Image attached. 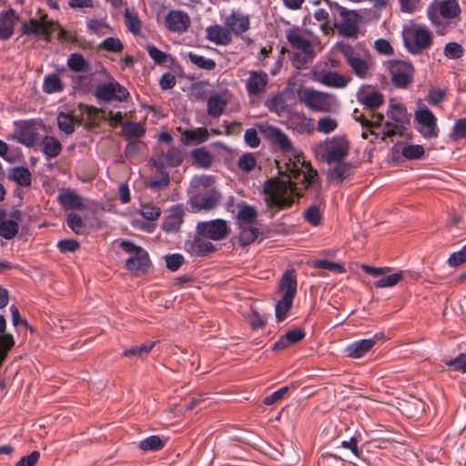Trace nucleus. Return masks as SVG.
<instances>
[{"label":"nucleus","mask_w":466,"mask_h":466,"mask_svg":"<svg viewBox=\"0 0 466 466\" xmlns=\"http://www.w3.org/2000/svg\"><path fill=\"white\" fill-rule=\"evenodd\" d=\"M190 17L188 15L180 10H171L165 17L166 27L175 33H184L190 26Z\"/></svg>","instance_id":"obj_17"},{"label":"nucleus","mask_w":466,"mask_h":466,"mask_svg":"<svg viewBox=\"0 0 466 466\" xmlns=\"http://www.w3.org/2000/svg\"><path fill=\"white\" fill-rule=\"evenodd\" d=\"M289 127L298 134L311 135L314 132V121L305 114H294L289 118Z\"/></svg>","instance_id":"obj_24"},{"label":"nucleus","mask_w":466,"mask_h":466,"mask_svg":"<svg viewBox=\"0 0 466 466\" xmlns=\"http://www.w3.org/2000/svg\"><path fill=\"white\" fill-rule=\"evenodd\" d=\"M228 105V102L220 95H213L207 101V112L212 117L220 116Z\"/></svg>","instance_id":"obj_35"},{"label":"nucleus","mask_w":466,"mask_h":466,"mask_svg":"<svg viewBox=\"0 0 466 466\" xmlns=\"http://www.w3.org/2000/svg\"><path fill=\"white\" fill-rule=\"evenodd\" d=\"M197 233L215 241L225 239L229 234L228 224L223 219L199 222L197 225Z\"/></svg>","instance_id":"obj_10"},{"label":"nucleus","mask_w":466,"mask_h":466,"mask_svg":"<svg viewBox=\"0 0 466 466\" xmlns=\"http://www.w3.org/2000/svg\"><path fill=\"white\" fill-rule=\"evenodd\" d=\"M338 121L330 116H323L318 120L317 131L322 134H330L338 128Z\"/></svg>","instance_id":"obj_51"},{"label":"nucleus","mask_w":466,"mask_h":466,"mask_svg":"<svg viewBox=\"0 0 466 466\" xmlns=\"http://www.w3.org/2000/svg\"><path fill=\"white\" fill-rule=\"evenodd\" d=\"M294 299L282 297L276 304V319L279 322L284 320L287 317L288 312L290 310L293 305Z\"/></svg>","instance_id":"obj_50"},{"label":"nucleus","mask_w":466,"mask_h":466,"mask_svg":"<svg viewBox=\"0 0 466 466\" xmlns=\"http://www.w3.org/2000/svg\"><path fill=\"white\" fill-rule=\"evenodd\" d=\"M444 55L450 59H458L463 55L462 46L455 42L448 43L444 47Z\"/></svg>","instance_id":"obj_64"},{"label":"nucleus","mask_w":466,"mask_h":466,"mask_svg":"<svg viewBox=\"0 0 466 466\" xmlns=\"http://www.w3.org/2000/svg\"><path fill=\"white\" fill-rule=\"evenodd\" d=\"M304 218L312 226H319L322 220V213L319 206L312 205L304 212Z\"/></svg>","instance_id":"obj_54"},{"label":"nucleus","mask_w":466,"mask_h":466,"mask_svg":"<svg viewBox=\"0 0 466 466\" xmlns=\"http://www.w3.org/2000/svg\"><path fill=\"white\" fill-rule=\"evenodd\" d=\"M79 124L86 123L87 126H96L100 121V109L93 106L79 104L77 106Z\"/></svg>","instance_id":"obj_30"},{"label":"nucleus","mask_w":466,"mask_h":466,"mask_svg":"<svg viewBox=\"0 0 466 466\" xmlns=\"http://www.w3.org/2000/svg\"><path fill=\"white\" fill-rule=\"evenodd\" d=\"M185 249L196 257H207L216 251L215 246L208 238L197 232L192 239L185 242Z\"/></svg>","instance_id":"obj_15"},{"label":"nucleus","mask_w":466,"mask_h":466,"mask_svg":"<svg viewBox=\"0 0 466 466\" xmlns=\"http://www.w3.org/2000/svg\"><path fill=\"white\" fill-rule=\"evenodd\" d=\"M268 136L283 152L291 153L292 157L283 165L280 161H277L279 173L287 179L276 178L266 182L265 193L268 205L279 209L289 208L294 203L295 197L302 196L300 190L308 188L314 189L316 198H319L321 186L317 181V170L305 160L302 154L294 150L289 137L279 128L269 127Z\"/></svg>","instance_id":"obj_1"},{"label":"nucleus","mask_w":466,"mask_h":466,"mask_svg":"<svg viewBox=\"0 0 466 466\" xmlns=\"http://www.w3.org/2000/svg\"><path fill=\"white\" fill-rule=\"evenodd\" d=\"M122 134L127 139H137L145 136L146 129L140 123L126 121L122 124Z\"/></svg>","instance_id":"obj_38"},{"label":"nucleus","mask_w":466,"mask_h":466,"mask_svg":"<svg viewBox=\"0 0 466 466\" xmlns=\"http://www.w3.org/2000/svg\"><path fill=\"white\" fill-rule=\"evenodd\" d=\"M403 279V273L398 272L391 275L384 276L374 283L375 288L382 289L393 287Z\"/></svg>","instance_id":"obj_56"},{"label":"nucleus","mask_w":466,"mask_h":466,"mask_svg":"<svg viewBox=\"0 0 466 466\" xmlns=\"http://www.w3.org/2000/svg\"><path fill=\"white\" fill-rule=\"evenodd\" d=\"M315 80L331 88H344L351 81V77L335 71H320L315 73Z\"/></svg>","instance_id":"obj_18"},{"label":"nucleus","mask_w":466,"mask_h":466,"mask_svg":"<svg viewBox=\"0 0 466 466\" xmlns=\"http://www.w3.org/2000/svg\"><path fill=\"white\" fill-rule=\"evenodd\" d=\"M257 165V160L252 153H246L242 155L238 161L239 169L245 172L252 171Z\"/></svg>","instance_id":"obj_61"},{"label":"nucleus","mask_w":466,"mask_h":466,"mask_svg":"<svg viewBox=\"0 0 466 466\" xmlns=\"http://www.w3.org/2000/svg\"><path fill=\"white\" fill-rule=\"evenodd\" d=\"M150 258L146 249L138 250L135 256H131L126 260L125 267L129 271L145 273L150 267Z\"/></svg>","instance_id":"obj_27"},{"label":"nucleus","mask_w":466,"mask_h":466,"mask_svg":"<svg viewBox=\"0 0 466 466\" xmlns=\"http://www.w3.org/2000/svg\"><path fill=\"white\" fill-rule=\"evenodd\" d=\"M95 96L97 100L102 102H110L113 100L125 101L129 96V93L118 82L112 80L98 85L96 88Z\"/></svg>","instance_id":"obj_8"},{"label":"nucleus","mask_w":466,"mask_h":466,"mask_svg":"<svg viewBox=\"0 0 466 466\" xmlns=\"http://www.w3.org/2000/svg\"><path fill=\"white\" fill-rule=\"evenodd\" d=\"M19 20L15 10L10 8L0 15V39L7 40L14 33V25Z\"/></svg>","instance_id":"obj_25"},{"label":"nucleus","mask_w":466,"mask_h":466,"mask_svg":"<svg viewBox=\"0 0 466 466\" xmlns=\"http://www.w3.org/2000/svg\"><path fill=\"white\" fill-rule=\"evenodd\" d=\"M313 267L315 268L326 269L329 271H336V272H339V273H342L345 271L344 266L342 264L333 262V261H329L326 259L316 260L313 264Z\"/></svg>","instance_id":"obj_62"},{"label":"nucleus","mask_w":466,"mask_h":466,"mask_svg":"<svg viewBox=\"0 0 466 466\" xmlns=\"http://www.w3.org/2000/svg\"><path fill=\"white\" fill-rule=\"evenodd\" d=\"M279 291L282 297L294 299L297 294V276L293 269L287 270L279 280Z\"/></svg>","instance_id":"obj_28"},{"label":"nucleus","mask_w":466,"mask_h":466,"mask_svg":"<svg viewBox=\"0 0 466 466\" xmlns=\"http://www.w3.org/2000/svg\"><path fill=\"white\" fill-rule=\"evenodd\" d=\"M57 198L61 206L66 209L81 210L84 208L82 198L70 189L61 192Z\"/></svg>","instance_id":"obj_32"},{"label":"nucleus","mask_w":466,"mask_h":466,"mask_svg":"<svg viewBox=\"0 0 466 466\" xmlns=\"http://www.w3.org/2000/svg\"><path fill=\"white\" fill-rule=\"evenodd\" d=\"M98 47L113 53H120L124 49V46L120 39L116 37L106 38L100 43Z\"/></svg>","instance_id":"obj_58"},{"label":"nucleus","mask_w":466,"mask_h":466,"mask_svg":"<svg viewBox=\"0 0 466 466\" xmlns=\"http://www.w3.org/2000/svg\"><path fill=\"white\" fill-rule=\"evenodd\" d=\"M194 163L203 168H208L212 164V155L204 147H198L191 152Z\"/></svg>","instance_id":"obj_44"},{"label":"nucleus","mask_w":466,"mask_h":466,"mask_svg":"<svg viewBox=\"0 0 466 466\" xmlns=\"http://www.w3.org/2000/svg\"><path fill=\"white\" fill-rule=\"evenodd\" d=\"M258 234L259 231L257 228L250 226H241L238 241L241 246H248L257 239Z\"/></svg>","instance_id":"obj_48"},{"label":"nucleus","mask_w":466,"mask_h":466,"mask_svg":"<svg viewBox=\"0 0 466 466\" xmlns=\"http://www.w3.org/2000/svg\"><path fill=\"white\" fill-rule=\"evenodd\" d=\"M43 90L47 94L62 92L64 85L56 74L47 75L44 79Z\"/></svg>","instance_id":"obj_46"},{"label":"nucleus","mask_w":466,"mask_h":466,"mask_svg":"<svg viewBox=\"0 0 466 466\" xmlns=\"http://www.w3.org/2000/svg\"><path fill=\"white\" fill-rule=\"evenodd\" d=\"M429 9H434L443 19H453L460 15L461 7L457 0H441L432 4Z\"/></svg>","instance_id":"obj_22"},{"label":"nucleus","mask_w":466,"mask_h":466,"mask_svg":"<svg viewBox=\"0 0 466 466\" xmlns=\"http://www.w3.org/2000/svg\"><path fill=\"white\" fill-rule=\"evenodd\" d=\"M181 137L182 142L185 145H198L206 142L209 137V133L206 127H197L193 129L184 130L181 133Z\"/></svg>","instance_id":"obj_31"},{"label":"nucleus","mask_w":466,"mask_h":466,"mask_svg":"<svg viewBox=\"0 0 466 466\" xmlns=\"http://www.w3.org/2000/svg\"><path fill=\"white\" fill-rule=\"evenodd\" d=\"M257 217H258V212L255 209V208L248 206V205L243 206L239 209L238 216H237L238 219L241 223H245V224L254 223L257 219Z\"/></svg>","instance_id":"obj_53"},{"label":"nucleus","mask_w":466,"mask_h":466,"mask_svg":"<svg viewBox=\"0 0 466 466\" xmlns=\"http://www.w3.org/2000/svg\"><path fill=\"white\" fill-rule=\"evenodd\" d=\"M66 224L68 228L77 235L82 234L86 227L82 218L76 213H70L67 215Z\"/></svg>","instance_id":"obj_55"},{"label":"nucleus","mask_w":466,"mask_h":466,"mask_svg":"<svg viewBox=\"0 0 466 466\" xmlns=\"http://www.w3.org/2000/svg\"><path fill=\"white\" fill-rule=\"evenodd\" d=\"M412 43L408 45V49L412 54H420L432 45L431 31L425 26H415L412 31Z\"/></svg>","instance_id":"obj_16"},{"label":"nucleus","mask_w":466,"mask_h":466,"mask_svg":"<svg viewBox=\"0 0 466 466\" xmlns=\"http://www.w3.org/2000/svg\"><path fill=\"white\" fill-rule=\"evenodd\" d=\"M360 102L371 111L378 109L384 102V97L379 91H371L362 95Z\"/></svg>","instance_id":"obj_43"},{"label":"nucleus","mask_w":466,"mask_h":466,"mask_svg":"<svg viewBox=\"0 0 466 466\" xmlns=\"http://www.w3.org/2000/svg\"><path fill=\"white\" fill-rule=\"evenodd\" d=\"M427 15L429 19L435 25L438 35H443L454 26L452 22L445 21L446 19L441 18L438 14H436L434 9H428Z\"/></svg>","instance_id":"obj_40"},{"label":"nucleus","mask_w":466,"mask_h":466,"mask_svg":"<svg viewBox=\"0 0 466 466\" xmlns=\"http://www.w3.org/2000/svg\"><path fill=\"white\" fill-rule=\"evenodd\" d=\"M187 56L189 61L199 69L212 71L216 68L217 64L211 58H207L194 52H188Z\"/></svg>","instance_id":"obj_42"},{"label":"nucleus","mask_w":466,"mask_h":466,"mask_svg":"<svg viewBox=\"0 0 466 466\" xmlns=\"http://www.w3.org/2000/svg\"><path fill=\"white\" fill-rule=\"evenodd\" d=\"M206 37L218 46H228L232 36L228 27L220 25H210L206 29Z\"/></svg>","instance_id":"obj_26"},{"label":"nucleus","mask_w":466,"mask_h":466,"mask_svg":"<svg viewBox=\"0 0 466 466\" xmlns=\"http://www.w3.org/2000/svg\"><path fill=\"white\" fill-rule=\"evenodd\" d=\"M79 124L78 115L72 116L68 113L61 112L57 116V126L60 130L67 135L74 133L75 125Z\"/></svg>","instance_id":"obj_37"},{"label":"nucleus","mask_w":466,"mask_h":466,"mask_svg":"<svg viewBox=\"0 0 466 466\" xmlns=\"http://www.w3.org/2000/svg\"><path fill=\"white\" fill-rule=\"evenodd\" d=\"M9 177L21 187H29L32 183V175L25 167H14Z\"/></svg>","instance_id":"obj_41"},{"label":"nucleus","mask_w":466,"mask_h":466,"mask_svg":"<svg viewBox=\"0 0 466 466\" xmlns=\"http://www.w3.org/2000/svg\"><path fill=\"white\" fill-rule=\"evenodd\" d=\"M387 67L390 73L392 83L395 86L404 88L412 81L413 67L410 64L392 60L389 61Z\"/></svg>","instance_id":"obj_9"},{"label":"nucleus","mask_w":466,"mask_h":466,"mask_svg":"<svg viewBox=\"0 0 466 466\" xmlns=\"http://www.w3.org/2000/svg\"><path fill=\"white\" fill-rule=\"evenodd\" d=\"M21 220V210H13L7 218L6 211L5 209H0V236L5 239L14 238L18 233L19 223Z\"/></svg>","instance_id":"obj_12"},{"label":"nucleus","mask_w":466,"mask_h":466,"mask_svg":"<svg viewBox=\"0 0 466 466\" xmlns=\"http://www.w3.org/2000/svg\"><path fill=\"white\" fill-rule=\"evenodd\" d=\"M325 1L329 5L332 15H335V13H337L340 18L338 22L335 20L333 25L337 28L339 35L346 38L356 39L359 35L360 24L361 22V16L358 12L349 10L336 2Z\"/></svg>","instance_id":"obj_3"},{"label":"nucleus","mask_w":466,"mask_h":466,"mask_svg":"<svg viewBox=\"0 0 466 466\" xmlns=\"http://www.w3.org/2000/svg\"><path fill=\"white\" fill-rule=\"evenodd\" d=\"M414 121L418 123L417 130L427 139L436 138L439 136L437 117L428 107L419 108L414 113Z\"/></svg>","instance_id":"obj_7"},{"label":"nucleus","mask_w":466,"mask_h":466,"mask_svg":"<svg viewBox=\"0 0 466 466\" xmlns=\"http://www.w3.org/2000/svg\"><path fill=\"white\" fill-rule=\"evenodd\" d=\"M451 138L453 141L466 140V116L455 121L451 132Z\"/></svg>","instance_id":"obj_52"},{"label":"nucleus","mask_w":466,"mask_h":466,"mask_svg":"<svg viewBox=\"0 0 466 466\" xmlns=\"http://www.w3.org/2000/svg\"><path fill=\"white\" fill-rule=\"evenodd\" d=\"M184 214V209L181 206L172 207L169 215L165 218L162 223V229L167 233L178 232L183 223Z\"/></svg>","instance_id":"obj_23"},{"label":"nucleus","mask_w":466,"mask_h":466,"mask_svg":"<svg viewBox=\"0 0 466 466\" xmlns=\"http://www.w3.org/2000/svg\"><path fill=\"white\" fill-rule=\"evenodd\" d=\"M317 152L322 154L329 164L341 162L348 156L349 144L339 142L329 146L328 141L321 142L318 145Z\"/></svg>","instance_id":"obj_13"},{"label":"nucleus","mask_w":466,"mask_h":466,"mask_svg":"<svg viewBox=\"0 0 466 466\" xmlns=\"http://www.w3.org/2000/svg\"><path fill=\"white\" fill-rule=\"evenodd\" d=\"M67 66L76 73H87L90 71V64L86 58L78 53H73L69 55L67 61Z\"/></svg>","instance_id":"obj_36"},{"label":"nucleus","mask_w":466,"mask_h":466,"mask_svg":"<svg viewBox=\"0 0 466 466\" xmlns=\"http://www.w3.org/2000/svg\"><path fill=\"white\" fill-rule=\"evenodd\" d=\"M360 439V434L354 435L348 441H342L341 447L350 450L355 457L360 458L362 453V449L358 445Z\"/></svg>","instance_id":"obj_60"},{"label":"nucleus","mask_w":466,"mask_h":466,"mask_svg":"<svg viewBox=\"0 0 466 466\" xmlns=\"http://www.w3.org/2000/svg\"><path fill=\"white\" fill-rule=\"evenodd\" d=\"M388 120L382 129V137H393L395 136L403 137L407 130V125L410 124V116L403 105L390 102L387 110Z\"/></svg>","instance_id":"obj_4"},{"label":"nucleus","mask_w":466,"mask_h":466,"mask_svg":"<svg viewBox=\"0 0 466 466\" xmlns=\"http://www.w3.org/2000/svg\"><path fill=\"white\" fill-rule=\"evenodd\" d=\"M43 152L47 158L56 157L62 150L61 143L54 137L46 136L42 140Z\"/></svg>","instance_id":"obj_39"},{"label":"nucleus","mask_w":466,"mask_h":466,"mask_svg":"<svg viewBox=\"0 0 466 466\" xmlns=\"http://www.w3.org/2000/svg\"><path fill=\"white\" fill-rule=\"evenodd\" d=\"M170 177L167 172L161 171L157 176L148 180L147 187L155 191L162 190L168 187Z\"/></svg>","instance_id":"obj_49"},{"label":"nucleus","mask_w":466,"mask_h":466,"mask_svg":"<svg viewBox=\"0 0 466 466\" xmlns=\"http://www.w3.org/2000/svg\"><path fill=\"white\" fill-rule=\"evenodd\" d=\"M385 335L383 332H378L370 339H364L353 341L345 350L348 357L352 359H360L370 352L372 348L379 342H383Z\"/></svg>","instance_id":"obj_11"},{"label":"nucleus","mask_w":466,"mask_h":466,"mask_svg":"<svg viewBox=\"0 0 466 466\" xmlns=\"http://www.w3.org/2000/svg\"><path fill=\"white\" fill-rule=\"evenodd\" d=\"M213 182V178L208 176L198 178V185L203 187V191L191 197L190 204L194 209L211 210L218 206L220 194L211 187Z\"/></svg>","instance_id":"obj_6"},{"label":"nucleus","mask_w":466,"mask_h":466,"mask_svg":"<svg viewBox=\"0 0 466 466\" xmlns=\"http://www.w3.org/2000/svg\"><path fill=\"white\" fill-rule=\"evenodd\" d=\"M140 214L144 218L154 221L159 218L161 210L155 205L144 204L141 206Z\"/></svg>","instance_id":"obj_63"},{"label":"nucleus","mask_w":466,"mask_h":466,"mask_svg":"<svg viewBox=\"0 0 466 466\" xmlns=\"http://www.w3.org/2000/svg\"><path fill=\"white\" fill-rule=\"evenodd\" d=\"M167 441H168V438H167V437L152 435V436H149V437L142 440L138 443V448L145 452L158 451L166 446Z\"/></svg>","instance_id":"obj_34"},{"label":"nucleus","mask_w":466,"mask_h":466,"mask_svg":"<svg viewBox=\"0 0 466 466\" xmlns=\"http://www.w3.org/2000/svg\"><path fill=\"white\" fill-rule=\"evenodd\" d=\"M304 329L300 328L289 330L283 336H281L273 345V350H282L288 347L298 343L305 337Z\"/></svg>","instance_id":"obj_29"},{"label":"nucleus","mask_w":466,"mask_h":466,"mask_svg":"<svg viewBox=\"0 0 466 466\" xmlns=\"http://www.w3.org/2000/svg\"><path fill=\"white\" fill-rule=\"evenodd\" d=\"M155 342H147L140 345H134L127 349L123 355L128 358H144L148 355L155 346Z\"/></svg>","instance_id":"obj_45"},{"label":"nucleus","mask_w":466,"mask_h":466,"mask_svg":"<svg viewBox=\"0 0 466 466\" xmlns=\"http://www.w3.org/2000/svg\"><path fill=\"white\" fill-rule=\"evenodd\" d=\"M153 160L156 167H177L183 161V155L176 147H159L154 154Z\"/></svg>","instance_id":"obj_14"},{"label":"nucleus","mask_w":466,"mask_h":466,"mask_svg":"<svg viewBox=\"0 0 466 466\" xmlns=\"http://www.w3.org/2000/svg\"><path fill=\"white\" fill-rule=\"evenodd\" d=\"M125 22L128 30L134 35H138L141 32V21L138 15L135 13L134 10H130L128 8L126 9L125 14Z\"/></svg>","instance_id":"obj_47"},{"label":"nucleus","mask_w":466,"mask_h":466,"mask_svg":"<svg viewBox=\"0 0 466 466\" xmlns=\"http://www.w3.org/2000/svg\"><path fill=\"white\" fill-rule=\"evenodd\" d=\"M337 49L344 56L351 73L359 79L365 80L373 76L374 61L364 44L350 45L340 42L337 45Z\"/></svg>","instance_id":"obj_2"},{"label":"nucleus","mask_w":466,"mask_h":466,"mask_svg":"<svg viewBox=\"0 0 466 466\" xmlns=\"http://www.w3.org/2000/svg\"><path fill=\"white\" fill-rule=\"evenodd\" d=\"M268 83V74L262 70L250 71L246 83L247 92L249 96H258L266 90Z\"/></svg>","instance_id":"obj_21"},{"label":"nucleus","mask_w":466,"mask_h":466,"mask_svg":"<svg viewBox=\"0 0 466 466\" xmlns=\"http://www.w3.org/2000/svg\"><path fill=\"white\" fill-rule=\"evenodd\" d=\"M298 99L299 103L313 112L329 113L334 106L333 95L312 87H303L299 90Z\"/></svg>","instance_id":"obj_5"},{"label":"nucleus","mask_w":466,"mask_h":466,"mask_svg":"<svg viewBox=\"0 0 466 466\" xmlns=\"http://www.w3.org/2000/svg\"><path fill=\"white\" fill-rule=\"evenodd\" d=\"M402 156L407 159H420L424 156V147L420 145H408L402 148Z\"/></svg>","instance_id":"obj_57"},{"label":"nucleus","mask_w":466,"mask_h":466,"mask_svg":"<svg viewBox=\"0 0 466 466\" xmlns=\"http://www.w3.org/2000/svg\"><path fill=\"white\" fill-rule=\"evenodd\" d=\"M286 37L293 48L302 51L303 54L310 58L314 57L315 53L312 50L311 42L305 38L298 28H290L287 30Z\"/></svg>","instance_id":"obj_20"},{"label":"nucleus","mask_w":466,"mask_h":466,"mask_svg":"<svg viewBox=\"0 0 466 466\" xmlns=\"http://www.w3.org/2000/svg\"><path fill=\"white\" fill-rule=\"evenodd\" d=\"M225 25L231 35L240 36L250 27L249 16L241 12L234 11L226 18Z\"/></svg>","instance_id":"obj_19"},{"label":"nucleus","mask_w":466,"mask_h":466,"mask_svg":"<svg viewBox=\"0 0 466 466\" xmlns=\"http://www.w3.org/2000/svg\"><path fill=\"white\" fill-rule=\"evenodd\" d=\"M21 32L25 35H42L40 21L32 18L28 22L23 23Z\"/></svg>","instance_id":"obj_59"},{"label":"nucleus","mask_w":466,"mask_h":466,"mask_svg":"<svg viewBox=\"0 0 466 466\" xmlns=\"http://www.w3.org/2000/svg\"><path fill=\"white\" fill-rule=\"evenodd\" d=\"M353 172L354 167L351 164L341 161L336 163V166L329 171V177L341 184L344 179L352 176Z\"/></svg>","instance_id":"obj_33"}]
</instances>
